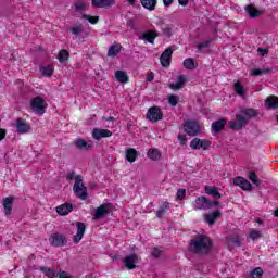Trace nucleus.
Instances as JSON below:
<instances>
[{
    "instance_id": "9d476101",
    "label": "nucleus",
    "mask_w": 278,
    "mask_h": 278,
    "mask_svg": "<svg viewBox=\"0 0 278 278\" xmlns=\"http://www.w3.org/2000/svg\"><path fill=\"white\" fill-rule=\"evenodd\" d=\"M122 262L128 270H134L136 268V264H138V255L130 254V255L122 258Z\"/></svg>"
},
{
    "instance_id": "7ed1b4c3",
    "label": "nucleus",
    "mask_w": 278,
    "mask_h": 278,
    "mask_svg": "<svg viewBox=\"0 0 278 278\" xmlns=\"http://www.w3.org/2000/svg\"><path fill=\"white\" fill-rule=\"evenodd\" d=\"M47 100L40 96H37L30 100V110L38 116H42V114L47 112Z\"/></svg>"
},
{
    "instance_id": "ea45409f",
    "label": "nucleus",
    "mask_w": 278,
    "mask_h": 278,
    "mask_svg": "<svg viewBox=\"0 0 278 278\" xmlns=\"http://www.w3.org/2000/svg\"><path fill=\"white\" fill-rule=\"evenodd\" d=\"M228 247H230L231 249H236L238 247H242V241L240 240L239 237L230 238L228 240Z\"/></svg>"
},
{
    "instance_id": "4c0bfd02",
    "label": "nucleus",
    "mask_w": 278,
    "mask_h": 278,
    "mask_svg": "<svg viewBox=\"0 0 278 278\" xmlns=\"http://www.w3.org/2000/svg\"><path fill=\"white\" fill-rule=\"evenodd\" d=\"M182 66L187 68V71H194L197 68V65L194 64V59L188 58L182 62Z\"/></svg>"
},
{
    "instance_id": "680f3d73",
    "label": "nucleus",
    "mask_w": 278,
    "mask_h": 278,
    "mask_svg": "<svg viewBox=\"0 0 278 278\" xmlns=\"http://www.w3.org/2000/svg\"><path fill=\"white\" fill-rule=\"evenodd\" d=\"M5 138V129L0 128V142Z\"/></svg>"
},
{
    "instance_id": "bb28decb",
    "label": "nucleus",
    "mask_w": 278,
    "mask_h": 278,
    "mask_svg": "<svg viewBox=\"0 0 278 278\" xmlns=\"http://www.w3.org/2000/svg\"><path fill=\"white\" fill-rule=\"evenodd\" d=\"M161 31H162V36H164L165 38H172L173 37V25L169 24H161L160 25Z\"/></svg>"
},
{
    "instance_id": "aec40b11",
    "label": "nucleus",
    "mask_w": 278,
    "mask_h": 278,
    "mask_svg": "<svg viewBox=\"0 0 278 278\" xmlns=\"http://www.w3.org/2000/svg\"><path fill=\"white\" fill-rule=\"evenodd\" d=\"M12 205H14V198L8 197L3 199V207L5 216H10L12 214Z\"/></svg>"
},
{
    "instance_id": "37998d69",
    "label": "nucleus",
    "mask_w": 278,
    "mask_h": 278,
    "mask_svg": "<svg viewBox=\"0 0 278 278\" xmlns=\"http://www.w3.org/2000/svg\"><path fill=\"white\" fill-rule=\"evenodd\" d=\"M40 72L42 75H45V77H51L53 75V66H43L40 68Z\"/></svg>"
},
{
    "instance_id": "3c124183",
    "label": "nucleus",
    "mask_w": 278,
    "mask_h": 278,
    "mask_svg": "<svg viewBox=\"0 0 278 278\" xmlns=\"http://www.w3.org/2000/svg\"><path fill=\"white\" fill-rule=\"evenodd\" d=\"M151 255L154 260H159L162 256V250L160 248H153Z\"/></svg>"
},
{
    "instance_id": "4be33fe9",
    "label": "nucleus",
    "mask_w": 278,
    "mask_h": 278,
    "mask_svg": "<svg viewBox=\"0 0 278 278\" xmlns=\"http://www.w3.org/2000/svg\"><path fill=\"white\" fill-rule=\"evenodd\" d=\"M245 12L249 14L250 18H257L262 16V11L257 10L255 4L247 5Z\"/></svg>"
},
{
    "instance_id": "473e14b6",
    "label": "nucleus",
    "mask_w": 278,
    "mask_h": 278,
    "mask_svg": "<svg viewBox=\"0 0 278 278\" xmlns=\"http://www.w3.org/2000/svg\"><path fill=\"white\" fill-rule=\"evenodd\" d=\"M115 77L119 84H127L129 81V76H127V73L123 71L115 72Z\"/></svg>"
},
{
    "instance_id": "20e7f679",
    "label": "nucleus",
    "mask_w": 278,
    "mask_h": 278,
    "mask_svg": "<svg viewBox=\"0 0 278 278\" xmlns=\"http://www.w3.org/2000/svg\"><path fill=\"white\" fill-rule=\"evenodd\" d=\"M249 125V119L244 115L237 114L236 115V121H230L229 122V127L233 131H240V129H244Z\"/></svg>"
},
{
    "instance_id": "c9c22d12",
    "label": "nucleus",
    "mask_w": 278,
    "mask_h": 278,
    "mask_svg": "<svg viewBox=\"0 0 278 278\" xmlns=\"http://www.w3.org/2000/svg\"><path fill=\"white\" fill-rule=\"evenodd\" d=\"M38 270L43 273L46 277L48 278H55L58 275L55 274V269L49 268V267H39Z\"/></svg>"
},
{
    "instance_id": "a878e982",
    "label": "nucleus",
    "mask_w": 278,
    "mask_h": 278,
    "mask_svg": "<svg viewBox=\"0 0 278 278\" xmlns=\"http://www.w3.org/2000/svg\"><path fill=\"white\" fill-rule=\"evenodd\" d=\"M225 125H227V121L225 118H220L212 124V129L215 134H218L225 129Z\"/></svg>"
},
{
    "instance_id": "6e6d98bb",
    "label": "nucleus",
    "mask_w": 278,
    "mask_h": 278,
    "mask_svg": "<svg viewBox=\"0 0 278 278\" xmlns=\"http://www.w3.org/2000/svg\"><path fill=\"white\" fill-rule=\"evenodd\" d=\"M210 47V41H203L198 43V50L201 51L202 49H207Z\"/></svg>"
},
{
    "instance_id": "2eb2a0df",
    "label": "nucleus",
    "mask_w": 278,
    "mask_h": 278,
    "mask_svg": "<svg viewBox=\"0 0 278 278\" xmlns=\"http://www.w3.org/2000/svg\"><path fill=\"white\" fill-rule=\"evenodd\" d=\"M112 131L108 129L93 128L92 138L93 140H101V138H111Z\"/></svg>"
},
{
    "instance_id": "c03bdc74",
    "label": "nucleus",
    "mask_w": 278,
    "mask_h": 278,
    "mask_svg": "<svg viewBox=\"0 0 278 278\" xmlns=\"http://www.w3.org/2000/svg\"><path fill=\"white\" fill-rule=\"evenodd\" d=\"M58 60L59 62H61V64H63V62H66V60H68V50H61L59 52Z\"/></svg>"
},
{
    "instance_id": "e2e57ef3",
    "label": "nucleus",
    "mask_w": 278,
    "mask_h": 278,
    "mask_svg": "<svg viewBox=\"0 0 278 278\" xmlns=\"http://www.w3.org/2000/svg\"><path fill=\"white\" fill-rule=\"evenodd\" d=\"M163 4L165 8H169V5H173V0H163Z\"/></svg>"
},
{
    "instance_id": "a18cd8bd",
    "label": "nucleus",
    "mask_w": 278,
    "mask_h": 278,
    "mask_svg": "<svg viewBox=\"0 0 278 278\" xmlns=\"http://www.w3.org/2000/svg\"><path fill=\"white\" fill-rule=\"evenodd\" d=\"M83 18L85 21H88L91 23V25H97L99 23V16H90L88 14H84L83 15Z\"/></svg>"
},
{
    "instance_id": "052dcab7",
    "label": "nucleus",
    "mask_w": 278,
    "mask_h": 278,
    "mask_svg": "<svg viewBox=\"0 0 278 278\" xmlns=\"http://www.w3.org/2000/svg\"><path fill=\"white\" fill-rule=\"evenodd\" d=\"M59 278H73V276H68V274L66 271H61L59 274Z\"/></svg>"
},
{
    "instance_id": "f03ea898",
    "label": "nucleus",
    "mask_w": 278,
    "mask_h": 278,
    "mask_svg": "<svg viewBox=\"0 0 278 278\" xmlns=\"http://www.w3.org/2000/svg\"><path fill=\"white\" fill-rule=\"evenodd\" d=\"M73 192L77 199L86 201L88 199V187L84 185V176H78L73 186Z\"/></svg>"
},
{
    "instance_id": "f704fd0d",
    "label": "nucleus",
    "mask_w": 278,
    "mask_h": 278,
    "mask_svg": "<svg viewBox=\"0 0 278 278\" xmlns=\"http://www.w3.org/2000/svg\"><path fill=\"white\" fill-rule=\"evenodd\" d=\"M268 73H273V70L271 68H264V70L255 68V70H252L251 75L253 77H262V75H268Z\"/></svg>"
},
{
    "instance_id": "b1692460",
    "label": "nucleus",
    "mask_w": 278,
    "mask_h": 278,
    "mask_svg": "<svg viewBox=\"0 0 278 278\" xmlns=\"http://www.w3.org/2000/svg\"><path fill=\"white\" fill-rule=\"evenodd\" d=\"M121 49H123V46H121V43H113L111 47H109L108 58H116V55L121 53Z\"/></svg>"
},
{
    "instance_id": "4468645a",
    "label": "nucleus",
    "mask_w": 278,
    "mask_h": 278,
    "mask_svg": "<svg viewBox=\"0 0 278 278\" xmlns=\"http://www.w3.org/2000/svg\"><path fill=\"white\" fill-rule=\"evenodd\" d=\"M66 242V237L62 233H54L50 238V243L52 244V247H64Z\"/></svg>"
},
{
    "instance_id": "72a5a7b5",
    "label": "nucleus",
    "mask_w": 278,
    "mask_h": 278,
    "mask_svg": "<svg viewBox=\"0 0 278 278\" xmlns=\"http://www.w3.org/2000/svg\"><path fill=\"white\" fill-rule=\"evenodd\" d=\"M170 210V203L164 202L160 208L156 211L157 218H162L166 214V211Z\"/></svg>"
},
{
    "instance_id": "4d7b16f0",
    "label": "nucleus",
    "mask_w": 278,
    "mask_h": 278,
    "mask_svg": "<svg viewBox=\"0 0 278 278\" xmlns=\"http://www.w3.org/2000/svg\"><path fill=\"white\" fill-rule=\"evenodd\" d=\"M178 140L182 147H185V144L188 142L186 135H178Z\"/></svg>"
},
{
    "instance_id": "6ab92c4d",
    "label": "nucleus",
    "mask_w": 278,
    "mask_h": 278,
    "mask_svg": "<svg viewBox=\"0 0 278 278\" xmlns=\"http://www.w3.org/2000/svg\"><path fill=\"white\" fill-rule=\"evenodd\" d=\"M72 210H73V204L64 203L56 206V214H59V216H68Z\"/></svg>"
},
{
    "instance_id": "8fccbe9b",
    "label": "nucleus",
    "mask_w": 278,
    "mask_h": 278,
    "mask_svg": "<svg viewBox=\"0 0 278 278\" xmlns=\"http://www.w3.org/2000/svg\"><path fill=\"white\" fill-rule=\"evenodd\" d=\"M136 18H129L126 23V27H128V29H138V27H136Z\"/></svg>"
},
{
    "instance_id": "bf43d9fd",
    "label": "nucleus",
    "mask_w": 278,
    "mask_h": 278,
    "mask_svg": "<svg viewBox=\"0 0 278 278\" xmlns=\"http://www.w3.org/2000/svg\"><path fill=\"white\" fill-rule=\"evenodd\" d=\"M155 79V74L153 72H150L147 76V81H153Z\"/></svg>"
},
{
    "instance_id": "e433bc0d",
    "label": "nucleus",
    "mask_w": 278,
    "mask_h": 278,
    "mask_svg": "<svg viewBox=\"0 0 278 278\" xmlns=\"http://www.w3.org/2000/svg\"><path fill=\"white\" fill-rule=\"evenodd\" d=\"M233 90H235L236 94H238L239 97H244V94L247 92L244 90V86H242V83H240V81L235 83Z\"/></svg>"
},
{
    "instance_id": "412c9836",
    "label": "nucleus",
    "mask_w": 278,
    "mask_h": 278,
    "mask_svg": "<svg viewBox=\"0 0 278 278\" xmlns=\"http://www.w3.org/2000/svg\"><path fill=\"white\" fill-rule=\"evenodd\" d=\"M222 216L223 213H220V211H213L211 214L204 216V220H206L208 225H214V223H216V218H220Z\"/></svg>"
},
{
    "instance_id": "13d9d810",
    "label": "nucleus",
    "mask_w": 278,
    "mask_h": 278,
    "mask_svg": "<svg viewBox=\"0 0 278 278\" xmlns=\"http://www.w3.org/2000/svg\"><path fill=\"white\" fill-rule=\"evenodd\" d=\"M257 52L261 53L262 56L268 55V50H267V49L258 48V49H257Z\"/></svg>"
},
{
    "instance_id": "39448f33",
    "label": "nucleus",
    "mask_w": 278,
    "mask_h": 278,
    "mask_svg": "<svg viewBox=\"0 0 278 278\" xmlns=\"http://www.w3.org/2000/svg\"><path fill=\"white\" fill-rule=\"evenodd\" d=\"M212 147V141L207 139H200V138H194L190 142V148L193 149V151H197L199 149H202L203 151L210 150Z\"/></svg>"
},
{
    "instance_id": "5701e85b",
    "label": "nucleus",
    "mask_w": 278,
    "mask_h": 278,
    "mask_svg": "<svg viewBox=\"0 0 278 278\" xmlns=\"http://www.w3.org/2000/svg\"><path fill=\"white\" fill-rule=\"evenodd\" d=\"M75 146L79 149V151H90V149H92V143L86 141L85 139H77L75 141Z\"/></svg>"
},
{
    "instance_id": "1a4fd4ad",
    "label": "nucleus",
    "mask_w": 278,
    "mask_h": 278,
    "mask_svg": "<svg viewBox=\"0 0 278 278\" xmlns=\"http://www.w3.org/2000/svg\"><path fill=\"white\" fill-rule=\"evenodd\" d=\"M172 58H173V48H166L160 58L161 66H163V68H168V66H170Z\"/></svg>"
},
{
    "instance_id": "864d4df0",
    "label": "nucleus",
    "mask_w": 278,
    "mask_h": 278,
    "mask_svg": "<svg viewBox=\"0 0 278 278\" xmlns=\"http://www.w3.org/2000/svg\"><path fill=\"white\" fill-rule=\"evenodd\" d=\"M250 238H251L252 240H257V239L262 238V232L256 231V230H252V231L250 232Z\"/></svg>"
},
{
    "instance_id": "6e6552de",
    "label": "nucleus",
    "mask_w": 278,
    "mask_h": 278,
    "mask_svg": "<svg viewBox=\"0 0 278 278\" xmlns=\"http://www.w3.org/2000/svg\"><path fill=\"white\" fill-rule=\"evenodd\" d=\"M194 210H212V201L207 200L205 197L197 198L193 203Z\"/></svg>"
},
{
    "instance_id": "09e8293b",
    "label": "nucleus",
    "mask_w": 278,
    "mask_h": 278,
    "mask_svg": "<svg viewBox=\"0 0 278 278\" xmlns=\"http://www.w3.org/2000/svg\"><path fill=\"white\" fill-rule=\"evenodd\" d=\"M168 103L169 105H173V108H175V105H177V103H179V97L172 94L168 97Z\"/></svg>"
},
{
    "instance_id": "79ce46f5",
    "label": "nucleus",
    "mask_w": 278,
    "mask_h": 278,
    "mask_svg": "<svg viewBox=\"0 0 278 278\" xmlns=\"http://www.w3.org/2000/svg\"><path fill=\"white\" fill-rule=\"evenodd\" d=\"M251 278H262L264 277V270L262 267H256L250 273Z\"/></svg>"
},
{
    "instance_id": "603ef678",
    "label": "nucleus",
    "mask_w": 278,
    "mask_h": 278,
    "mask_svg": "<svg viewBox=\"0 0 278 278\" xmlns=\"http://www.w3.org/2000/svg\"><path fill=\"white\" fill-rule=\"evenodd\" d=\"M85 10H86V3L77 2L75 4V12H85Z\"/></svg>"
},
{
    "instance_id": "9b49d317",
    "label": "nucleus",
    "mask_w": 278,
    "mask_h": 278,
    "mask_svg": "<svg viewBox=\"0 0 278 278\" xmlns=\"http://www.w3.org/2000/svg\"><path fill=\"white\" fill-rule=\"evenodd\" d=\"M233 184H235V186H240L241 189H243L245 191L253 190V185H251V182L249 180H247V178H244L242 176L236 177L233 179Z\"/></svg>"
},
{
    "instance_id": "0eeeda50",
    "label": "nucleus",
    "mask_w": 278,
    "mask_h": 278,
    "mask_svg": "<svg viewBox=\"0 0 278 278\" xmlns=\"http://www.w3.org/2000/svg\"><path fill=\"white\" fill-rule=\"evenodd\" d=\"M184 130L189 136H199V134H201V125L194 121H187L184 124Z\"/></svg>"
},
{
    "instance_id": "393cba45",
    "label": "nucleus",
    "mask_w": 278,
    "mask_h": 278,
    "mask_svg": "<svg viewBox=\"0 0 278 278\" xmlns=\"http://www.w3.org/2000/svg\"><path fill=\"white\" fill-rule=\"evenodd\" d=\"M204 191L206 194H210L211 197H214L216 201L222 198L220 192H218V187H212V186H206L204 187Z\"/></svg>"
},
{
    "instance_id": "c85d7f7f",
    "label": "nucleus",
    "mask_w": 278,
    "mask_h": 278,
    "mask_svg": "<svg viewBox=\"0 0 278 278\" xmlns=\"http://www.w3.org/2000/svg\"><path fill=\"white\" fill-rule=\"evenodd\" d=\"M184 84H186V76L180 75L177 78V83H173L169 85V88L172 90H181V88H184Z\"/></svg>"
},
{
    "instance_id": "338daca9",
    "label": "nucleus",
    "mask_w": 278,
    "mask_h": 278,
    "mask_svg": "<svg viewBox=\"0 0 278 278\" xmlns=\"http://www.w3.org/2000/svg\"><path fill=\"white\" fill-rule=\"evenodd\" d=\"M103 121H112V122H114V117H112V116L103 117Z\"/></svg>"
},
{
    "instance_id": "de8ad7c7",
    "label": "nucleus",
    "mask_w": 278,
    "mask_h": 278,
    "mask_svg": "<svg viewBox=\"0 0 278 278\" xmlns=\"http://www.w3.org/2000/svg\"><path fill=\"white\" fill-rule=\"evenodd\" d=\"M81 177V175H76L75 172H70L66 175V180L67 181H74V184L77 181V178Z\"/></svg>"
},
{
    "instance_id": "7c9ffc66",
    "label": "nucleus",
    "mask_w": 278,
    "mask_h": 278,
    "mask_svg": "<svg viewBox=\"0 0 278 278\" xmlns=\"http://www.w3.org/2000/svg\"><path fill=\"white\" fill-rule=\"evenodd\" d=\"M265 105L268 108V110H277L278 108V98L275 96H271L265 100Z\"/></svg>"
},
{
    "instance_id": "cd10ccee",
    "label": "nucleus",
    "mask_w": 278,
    "mask_h": 278,
    "mask_svg": "<svg viewBox=\"0 0 278 278\" xmlns=\"http://www.w3.org/2000/svg\"><path fill=\"white\" fill-rule=\"evenodd\" d=\"M241 114H243L244 116H247V118H257V116H260V112H257V110L255 109H240Z\"/></svg>"
},
{
    "instance_id": "774afa93",
    "label": "nucleus",
    "mask_w": 278,
    "mask_h": 278,
    "mask_svg": "<svg viewBox=\"0 0 278 278\" xmlns=\"http://www.w3.org/2000/svg\"><path fill=\"white\" fill-rule=\"evenodd\" d=\"M129 5H134L136 3V0H126Z\"/></svg>"
},
{
    "instance_id": "0e129e2a",
    "label": "nucleus",
    "mask_w": 278,
    "mask_h": 278,
    "mask_svg": "<svg viewBox=\"0 0 278 278\" xmlns=\"http://www.w3.org/2000/svg\"><path fill=\"white\" fill-rule=\"evenodd\" d=\"M212 203V207H220V202H218V200L215 199V201H211Z\"/></svg>"
},
{
    "instance_id": "69168bd1",
    "label": "nucleus",
    "mask_w": 278,
    "mask_h": 278,
    "mask_svg": "<svg viewBox=\"0 0 278 278\" xmlns=\"http://www.w3.org/2000/svg\"><path fill=\"white\" fill-rule=\"evenodd\" d=\"M188 1L190 0H178V3L185 8V5H188Z\"/></svg>"
},
{
    "instance_id": "a211bd4d",
    "label": "nucleus",
    "mask_w": 278,
    "mask_h": 278,
    "mask_svg": "<svg viewBox=\"0 0 278 278\" xmlns=\"http://www.w3.org/2000/svg\"><path fill=\"white\" fill-rule=\"evenodd\" d=\"M92 8H112V5H116L115 0H92Z\"/></svg>"
},
{
    "instance_id": "49530a36",
    "label": "nucleus",
    "mask_w": 278,
    "mask_h": 278,
    "mask_svg": "<svg viewBox=\"0 0 278 278\" xmlns=\"http://www.w3.org/2000/svg\"><path fill=\"white\" fill-rule=\"evenodd\" d=\"M71 31L74 36H79V34H83L84 33V24H79L78 26L76 27H72L71 28Z\"/></svg>"
},
{
    "instance_id": "f8f14e48",
    "label": "nucleus",
    "mask_w": 278,
    "mask_h": 278,
    "mask_svg": "<svg viewBox=\"0 0 278 278\" xmlns=\"http://www.w3.org/2000/svg\"><path fill=\"white\" fill-rule=\"evenodd\" d=\"M159 36L160 33H157L156 30H147L139 37V40H146L150 45H155V38H157Z\"/></svg>"
},
{
    "instance_id": "f3484780",
    "label": "nucleus",
    "mask_w": 278,
    "mask_h": 278,
    "mask_svg": "<svg viewBox=\"0 0 278 278\" xmlns=\"http://www.w3.org/2000/svg\"><path fill=\"white\" fill-rule=\"evenodd\" d=\"M77 227V233L74 236V242L77 244L78 242H81V239L84 238V233H86V224L81 222H76Z\"/></svg>"
},
{
    "instance_id": "58836bf2",
    "label": "nucleus",
    "mask_w": 278,
    "mask_h": 278,
    "mask_svg": "<svg viewBox=\"0 0 278 278\" xmlns=\"http://www.w3.org/2000/svg\"><path fill=\"white\" fill-rule=\"evenodd\" d=\"M148 157L150 160L157 161L162 157V153H160L157 149L152 148L148 151Z\"/></svg>"
},
{
    "instance_id": "f257e3e1",
    "label": "nucleus",
    "mask_w": 278,
    "mask_h": 278,
    "mask_svg": "<svg viewBox=\"0 0 278 278\" xmlns=\"http://www.w3.org/2000/svg\"><path fill=\"white\" fill-rule=\"evenodd\" d=\"M189 251L195 255H207L212 251V239L206 235H198L190 240Z\"/></svg>"
},
{
    "instance_id": "5fc2aeb1",
    "label": "nucleus",
    "mask_w": 278,
    "mask_h": 278,
    "mask_svg": "<svg viewBox=\"0 0 278 278\" xmlns=\"http://www.w3.org/2000/svg\"><path fill=\"white\" fill-rule=\"evenodd\" d=\"M177 199L181 201L182 199H186V189H178L177 191Z\"/></svg>"
},
{
    "instance_id": "423d86ee",
    "label": "nucleus",
    "mask_w": 278,
    "mask_h": 278,
    "mask_svg": "<svg viewBox=\"0 0 278 278\" xmlns=\"http://www.w3.org/2000/svg\"><path fill=\"white\" fill-rule=\"evenodd\" d=\"M146 116L151 123H157V121H162V118H164V113L160 106H151Z\"/></svg>"
},
{
    "instance_id": "ddd939ff",
    "label": "nucleus",
    "mask_w": 278,
    "mask_h": 278,
    "mask_svg": "<svg viewBox=\"0 0 278 278\" xmlns=\"http://www.w3.org/2000/svg\"><path fill=\"white\" fill-rule=\"evenodd\" d=\"M15 126L17 134H29V131H31V126H29L23 118H17Z\"/></svg>"
},
{
    "instance_id": "c756f323",
    "label": "nucleus",
    "mask_w": 278,
    "mask_h": 278,
    "mask_svg": "<svg viewBox=\"0 0 278 278\" xmlns=\"http://www.w3.org/2000/svg\"><path fill=\"white\" fill-rule=\"evenodd\" d=\"M142 8L144 10H149L150 12H153L155 10V7L157 5V0H139Z\"/></svg>"
},
{
    "instance_id": "a19ab883",
    "label": "nucleus",
    "mask_w": 278,
    "mask_h": 278,
    "mask_svg": "<svg viewBox=\"0 0 278 278\" xmlns=\"http://www.w3.org/2000/svg\"><path fill=\"white\" fill-rule=\"evenodd\" d=\"M248 177H249L250 181H252V184H254V186H257V187L262 186V180H260L257 178V174H255V172H249Z\"/></svg>"
},
{
    "instance_id": "dca6fc26",
    "label": "nucleus",
    "mask_w": 278,
    "mask_h": 278,
    "mask_svg": "<svg viewBox=\"0 0 278 278\" xmlns=\"http://www.w3.org/2000/svg\"><path fill=\"white\" fill-rule=\"evenodd\" d=\"M111 205V203H104L100 205L98 208H96L94 218L99 220V218H103V216L110 214Z\"/></svg>"
},
{
    "instance_id": "2f4dec72",
    "label": "nucleus",
    "mask_w": 278,
    "mask_h": 278,
    "mask_svg": "<svg viewBox=\"0 0 278 278\" xmlns=\"http://www.w3.org/2000/svg\"><path fill=\"white\" fill-rule=\"evenodd\" d=\"M137 157H138V151L136 149L129 148L128 150H126L127 162H130V164H132V162H136Z\"/></svg>"
}]
</instances>
